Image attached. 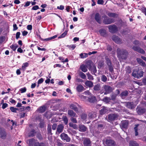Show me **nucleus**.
I'll use <instances>...</instances> for the list:
<instances>
[{
	"label": "nucleus",
	"mask_w": 146,
	"mask_h": 146,
	"mask_svg": "<svg viewBox=\"0 0 146 146\" xmlns=\"http://www.w3.org/2000/svg\"><path fill=\"white\" fill-rule=\"evenodd\" d=\"M117 57L119 59L126 60L127 57L129 53L125 49L118 48L116 50Z\"/></svg>",
	"instance_id": "nucleus-1"
},
{
	"label": "nucleus",
	"mask_w": 146,
	"mask_h": 146,
	"mask_svg": "<svg viewBox=\"0 0 146 146\" xmlns=\"http://www.w3.org/2000/svg\"><path fill=\"white\" fill-rule=\"evenodd\" d=\"M29 146H46L45 144L43 142H40L37 141V140L34 138L29 139L28 140Z\"/></svg>",
	"instance_id": "nucleus-2"
},
{
	"label": "nucleus",
	"mask_w": 146,
	"mask_h": 146,
	"mask_svg": "<svg viewBox=\"0 0 146 146\" xmlns=\"http://www.w3.org/2000/svg\"><path fill=\"white\" fill-rule=\"evenodd\" d=\"M102 17L104 18L103 22L106 25L110 24L115 22L114 19L112 18H109L106 15L103 16Z\"/></svg>",
	"instance_id": "nucleus-3"
},
{
	"label": "nucleus",
	"mask_w": 146,
	"mask_h": 146,
	"mask_svg": "<svg viewBox=\"0 0 146 146\" xmlns=\"http://www.w3.org/2000/svg\"><path fill=\"white\" fill-rule=\"evenodd\" d=\"M106 63L108 66L109 70L111 72H112L113 71V67L111 60L108 56L105 58Z\"/></svg>",
	"instance_id": "nucleus-4"
},
{
	"label": "nucleus",
	"mask_w": 146,
	"mask_h": 146,
	"mask_svg": "<svg viewBox=\"0 0 146 146\" xmlns=\"http://www.w3.org/2000/svg\"><path fill=\"white\" fill-rule=\"evenodd\" d=\"M107 27L109 32L112 33H116L118 31L117 27L114 24L108 25Z\"/></svg>",
	"instance_id": "nucleus-5"
},
{
	"label": "nucleus",
	"mask_w": 146,
	"mask_h": 146,
	"mask_svg": "<svg viewBox=\"0 0 146 146\" xmlns=\"http://www.w3.org/2000/svg\"><path fill=\"white\" fill-rule=\"evenodd\" d=\"M69 107L71 109L74 110L77 113L79 112L78 108H81L80 106L77 103L71 104L70 105Z\"/></svg>",
	"instance_id": "nucleus-6"
},
{
	"label": "nucleus",
	"mask_w": 146,
	"mask_h": 146,
	"mask_svg": "<svg viewBox=\"0 0 146 146\" xmlns=\"http://www.w3.org/2000/svg\"><path fill=\"white\" fill-rule=\"evenodd\" d=\"M7 133L5 129L3 127H0V137L2 139H6Z\"/></svg>",
	"instance_id": "nucleus-7"
},
{
	"label": "nucleus",
	"mask_w": 146,
	"mask_h": 146,
	"mask_svg": "<svg viewBox=\"0 0 146 146\" xmlns=\"http://www.w3.org/2000/svg\"><path fill=\"white\" fill-rule=\"evenodd\" d=\"M132 49H133L134 51H136L141 54H144L145 53V51L140 47L133 46L132 47Z\"/></svg>",
	"instance_id": "nucleus-8"
},
{
	"label": "nucleus",
	"mask_w": 146,
	"mask_h": 146,
	"mask_svg": "<svg viewBox=\"0 0 146 146\" xmlns=\"http://www.w3.org/2000/svg\"><path fill=\"white\" fill-rule=\"evenodd\" d=\"M60 137L64 141H66L68 142H69L70 141L71 139L70 137L67 134L64 133L61 134Z\"/></svg>",
	"instance_id": "nucleus-9"
},
{
	"label": "nucleus",
	"mask_w": 146,
	"mask_h": 146,
	"mask_svg": "<svg viewBox=\"0 0 146 146\" xmlns=\"http://www.w3.org/2000/svg\"><path fill=\"white\" fill-rule=\"evenodd\" d=\"M104 89V90L105 92L104 94L106 95L111 92L112 91V87L110 86L107 85H104L103 87Z\"/></svg>",
	"instance_id": "nucleus-10"
},
{
	"label": "nucleus",
	"mask_w": 146,
	"mask_h": 146,
	"mask_svg": "<svg viewBox=\"0 0 146 146\" xmlns=\"http://www.w3.org/2000/svg\"><path fill=\"white\" fill-rule=\"evenodd\" d=\"M143 72L141 71L140 73H139L138 71L136 70H134L132 73V76L135 77H141L143 76Z\"/></svg>",
	"instance_id": "nucleus-11"
},
{
	"label": "nucleus",
	"mask_w": 146,
	"mask_h": 146,
	"mask_svg": "<svg viewBox=\"0 0 146 146\" xmlns=\"http://www.w3.org/2000/svg\"><path fill=\"white\" fill-rule=\"evenodd\" d=\"M112 39L117 44H121L122 43L121 39L115 35H113L112 36Z\"/></svg>",
	"instance_id": "nucleus-12"
},
{
	"label": "nucleus",
	"mask_w": 146,
	"mask_h": 146,
	"mask_svg": "<svg viewBox=\"0 0 146 146\" xmlns=\"http://www.w3.org/2000/svg\"><path fill=\"white\" fill-rule=\"evenodd\" d=\"M105 143L108 146H113L115 144V142L113 140L108 139H106Z\"/></svg>",
	"instance_id": "nucleus-13"
},
{
	"label": "nucleus",
	"mask_w": 146,
	"mask_h": 146,
	"mask_svg": "<svg viewBox=\"0 0 146 146\" xmlns=\"http://www.w3.org/2000/svg\"><path fill=\"white\" fill-rule=\"evenodd\" d=\"M64 128V126L62 124H60L58 125L57 127L56 133H58L62 132Z\"/></svg>",
	"instance_id": "nucleus-14"
},
{
	"label": "nucleus",
	"mask_w": 146,
	"mask_h": 146,
	"mask_svg": "<svg viewBox=\"0 0 146 146\" xmlns=\"http://www.w3.org/2000/svg\"><path fill=\"white\" fill-rule=\"evenodd\" d=\"M94 19L98 23L101 24V17L99 13H96L94 16Z\"/></svg>",
	"instance_id": "nucleus-15"
},
{
	"label": "nucleus",
	"mask_w": 146,
	"mask_h": 146,
	"mask_svg": "<svg viewBox=\"0 0 146 146\" xmlns=\"http://www.w3.org/2000/svg\"><path fill=\"white\" fill-rule=\"evenodd\" d=\"M117 117V115L115 114H109L108 115V119L111 121L115 120Z\"/></svg>",
	"instance_id": "nucleus-16"
},
{
	"label": "nucleus",
	"mask_w": 146,
	"mask_h": 146,
	"mask_svg": "<svg viewBox=\"0 0 146 146\" xmlns=\"http://www.w3.org/2000/svg\"><path fill=\"white\" fill-rule=\"evenodd\" d=\"M137 111L139 115H141L144 113L146 111V110L145 108L140 107L137 108Z\"/></svg>",
	"instance_id": "nucleus-17"
},
{
	"label": "nucleus",
	"mask_w": 146,
	"mask_h": 146,
	"mask_svg": "<svg viewBox=\"0 0 146 146\" xmlns=\"http://www.w3.org/2000/svg\"><path fill=\"white\" fill-rule=\"evenodd\" d=\"M97 101L96 97L94 96H91L89 97L88 101L91 103H94L96 102Z\"/></svg>",
	"instance_id": "nucleus-18"
},
{
	"label": "nucleus",
	"mask_w": 146,
	"mask_h": 146,
	"mask_svg": "<svg viewBox=\"0 0 146 146\" xmlns=\"http://www.w3.org/2000/svg\"><path fill=\"white\" fill-rule=\"evenodd\" d=\"M93 65V62L90 60H88L86 62V66L89 70L91 69Z\"/></svg>",
	"instance_id": "nucleus-19"
},
{
	"label": "nucleus",
	"mask_w": 146,
	"mask_h": 146,
	"mask_svg": "<svg viewBox=\"0 0 146 146\" xmlns=\"http://www.w3.org/2000/svg\"><path fill=\"white\" fill-rule=\"evenodd\" d=\"M68 114L71 117H77V115L76 113L74 112L73 110H68Z\"/></svg>",
	"instance_id": "nucleus-20"
},
{
	"label": "nucleus",
	"mask_w": 146,
	"mask_h": 146,
	"mask_svg": "<svg viewBox=\"0 0 146 146\" xmlns=\"http://www.w3.org/2000/svg\"><path fill=\"white\" fill-rule=\"evenodd\" d=\"M85 90L86 89L81 84L78 85L76 87V90L78 92H81Z\"/></svg>",
	"instance_id": "nucleus-21"
},
{
	"label": "nucleus",
	"mask_w": 146,
	"mask_h": 146,
	"mask_svg": "<svg viewBox=\"0 0 146 146\" xmlns=\"http://www.w3.org/2000/svg\"><path fill=\"white\" fill-rule=\"evenodd\" d=\"M87 128L84 125H79V130L80 132H85L87 131Z\"/></svg>",
	"instance_id": "nucleus-22"
},
{
	"label": "nucleus",
	"mask_w": 146,
	"mask_h": 146,
	"mask_svg": "<svg viewBox=\"0 0 146 146\" xmlns=\"http://www.w3.org/2000/svg\"><path fill=\"white\" fill-rule=\"evenodd\" d=\"M101 108L100 111V113L101 115L104 114L108 111V110L107 109V108L105 106H102Z\"/></svg>",
	"instance_id": "nucleus-23"
},
{
	"label": "nucleus",
	"mask_w": 146,
	"mask_h": 146,
	"mask_svg": "<svg viewBox=\"0 0 146 146\" xmlns=\"http://www.w3.org/2000/svg\"><path fill=\"white\" fill-rule=\"evenodd\" d=\"M36 132L34 129H32L29 133L28 137H34L36 133Z\"/></svg>",
	"instance_id": "nucleus-24"
},
{
	"label": "nucleus",
	"mask_w": 146,
	"mask_h": 146,
	"mask_svg": "<svg viewBox=\"0 0 146 146\" xmlns=\"http://www.w3.org/2000/svg\"><path fill=\"white\" fill-rule=\"evenodd\" d=\"M83 144L84 146H89L91 145L90 140L89 139H86L83 141Z\"/></svg>",
	"instance_id": "nucleus-25"
},
{
	"label": "nucleus",
	"mask_w": 146,
	"mask_h": 146,
	"mask_svg": "<svg viewBox=\"0 0 146 146\" xmlns=\"http://www.w3.org/2000/svg\"><path fill=\"white\" fill-rule=\"evenodd\" d=\"M126 106L129 109H132L134 108L133 103V102H128L126 103Z\"/></svg>",
	"instance_id": "nucleus-26"
},
{
	"label": "nucleus",
	"mask_w": 146,
	"mask_h": 146,
	"mask_svg": "<svg viewBox=\"0 0 146 146\" xmlns=\"http://www.w3.org/2000/svg\"><path fill=\"white\" fill-rule=\"evenodd\" d=\"M110 17L117 18L119 15L114 13L109 12L107 14Z\"/></svg>",
	"instance_id": "nucleus-27"
},
{
	"label": "nucleus",
	"mask_w": 146,
	"mask_h": 146,
	"mask_svg": "<svg viewBox=\"0 0 146 146\" xmlns=\"http://www.w3.org/2000/svg\"><path fill=\"white\" fill-rule=\"evenodd\" d=\"M46 110V107L45 106L40 107L38 109L39 113H44Z\"/></svg>",
	"instance_id": "nucleus-28"
},
{
	"label": "nucleus",
	"mask_w": 146,
	"mask_h": 146,
	"mask_svg": "<svg viewBox=\"0 0 146 146\" xmlns=\"http://www.w3.org/2000/svg\"><path fill=\"white\" fill-rule=\"evenodd\" d=\"M85 85L89 88H92L93 86V84L92 82L90 81L87 80L85 83Z\"/></svg>",
	"instance_id": "nucleus-29"
},
{
	"label": "nucleus",
	"mask_w": 146,
	"mask_h": 146,
	"mask_svg": "<svg viewBox=\"0 0 146 146\" xmlns=\"http://www.w3.org/2000/svg\"><path fill=\"white\" fill-rule=\"evenodd\" d=\"M57 36L56 35H55L52 37H49L47 38L43 39L40 38L41 40L43 41H48L54 39L57 37Z\"/></svg>",
	"instance_id": "nucleus-30"
},
{
	"label": "nucleus",
	"mask_w": 146,
	"mask_h": 146,
	"mask_svg": "<svg viewBox=\"0 0 146 146\" xmlns=\"http://www.w3.org/2000/svg\"><path fill=\"white\" fill-rule=\"evenodd\" d=\"M99 32L101 36L106 37V31L104 29H101L99 31Z\"/></svg>",
	"instance_id": "nucleus-31"
},
{
	"label": "nucleus",
	"mask_w": 146,
	"mask_h": 146,
	"mask_svg": "<svg viewBox=\"0 0 146 146\" xmlns=\"http://www.w3.org/2000/svg\"><path fill=\"white\" fill-rule=\"evenodd\" d=\"M80 69L83 72H85L88 71L87 67L85 65L83 64L80 66Z\"/></svg>",
	"instance_id": "nucleus-32"
},
{
	"label": "nucleus",
	"mask_w": 146,
	"mask_h": 146,
	"mask_svg": "<svg viewBox=\"0 0 146 146\" xmlns=\"http://www.w3.org/2000/svg\"><path fill=\"white\" fill-rule=\"evenodd\" d=\"M129 146H139V144L135 141H130Z\"/></svg>",
	"instance_id": "nucleus-33"
},
{
	"label": "nucleus",
	"mask_w": 146,
	"mask_h": 146,
	"mask_svg": "<svg viewBox=\"0 0 146 146\" xmlns=\"http://www.w3.org/2000/svg\"><path fill=\"white\" fill-rule=\"evenodd\" d=\"M128 123L127 122L124 121L122 123L121 126L123 128L126 129L128 127Z\"/></svg>",
	"instance_id": "nucleus-34"
},
{
	"label": "nucleus",
	"mask_w": 146,
	"mask_h": 146,
	"mask_svg": "<svg viewBox=\"0 0 146 146\" xmlns=\"http://www.w3.org/2000/svg\"><path fill=\"white\" fill-rule=\"evenodd\" d=\"M129 93L127 90H125L122 92L120 94L121 96V97H125L128 96Z\"/></svg>",
	"instance_id": "nucleus-35"
},
{
	"label": "nucleus",
	"mask_w": 146,
	"mask_h": 146,
	"mask_svg": "<svg viewBox=\"0 0 146 146\" xmlns=\"http://www.w3.org/2000/svg\"><path fill=\"white\" fill-rule=\"evenodd\" d=\"M80 117L82 119L86 121L87 117V114L86 113H83L81 115Z\"/></svg>",
	"instance_id": "nucleus-36"
},
{
	"label": "nucleus",
	"mask_w": 146,
	"mask_h": 146,
	"mask_svg": "<svg viewBox=\"0 0 146 146\" xmlns=\"http://www.w3.org/2000/svg\"><path fill=\"white\" fill-rule=\"evenodd\" d=\"M36 137L39 140H42L43 139L42 137L40 132H36Z\"/></svg>",
	"instance_id": "nucleus-37"
},
{
	"label": "nucleus",
	"mask_w": 146,
	"mask_h": 146,
	"mask_svg": "<svg viewBox=\"0 0 146 146\" xmlns=\"http://www.w3.org/2000/svg\"><path fill=\"white\" fill-rule=\"evenodd\" d=\"M111 99L110 98L106 97H104L102 99V101L105 102L107 104L110 101Z\"/></svg>",
	"instance_id": "nucleus-38"
},
{
	"label": "nucleus",
	"mask_w": 146,
	"mask_h": 146,
	"mask_svg": "<svg viewBox=\"0 0 146 146\" xmlns=\"http://www.w3.org/2000/svg\"><path fill=\"white\" fill-rule=\"evenodd\" d=\"M88 116L90 119L94 118L96 116V113L95 112L91 113L89 114Z\"/></svg>",
	"instance_id": "nucleus-39"
},
{
	"label": "nucleus",
	"mask_w": 146,
	"mask_h": 146,
	"mask_svg": "<svg viewBox=\"0 0 146 146\" xmlns=\"http://www.w3.org/2000/svg\"><path fill=\"white\" fill-rule=\"evenodd\" d=\"M18 45L17 44H12L10 46V48H11L13 51H15L17 48L18 47Z\"/></svg>",
	"instance_id": "nucleus-40"
},
{
	"label": "nucleus",
	"mask_w": 146,
	"mask_h": 146,
	"mask_svg": "<svg viewBox=\"0 0 146 146\" xmlns=\"http://www.w3.org/2000/svg\"><path fill=\"white\" fill-rule=\"evenodd\" d=\"M139 125L138 124H135V127L134 128V129L135 131V136H137L138 135V127Z\"/></svg>",
	"instance_id": "nucleus-41"
},
{
	"label": "nucleus",
	"mask_w": 146,
	"mask_h": 146,
	"mask_svg": "<svg viewBox=\"0 0 146 146\" xmlns=\"http://www.w3.org/2000/svg\"><path fill=\"white\" fill-rule=\"evenodd\" d=\"M89 70L91 71V72H93V73L94 74L97 72V70L96 66L94 65L93 66L91 69Z\"/></svg>",
	"instance_id": "nucleus-42"
},
{
	"label": "nucleus",
	"mask_w": 146,
	"mask_h": 146,
	"mask_svg": "<svg viewBox=\"0 0 146 146\" xmlns=\"http://www.w3.org/2000/svg\"><path fill=\"white\" fill-rule=\"evenodd\" d=\"M100 85L99 84H97L94 86L93 89L94 91H98L100 90Z\"/></svg>",
	"instance_id": "nucleus-43"
},
{
	"label": "nucleus",
	"mask_w": 146,
	"mask_h": 146,
	"mask_svg": "<svg viewBox=\"0 0 146 146\" xmlns=\"http://www.w3.org/2000/svg\"><path fill=\"white\" fill-rule=\"evenodd\" d=\"M107 78L104 75H103L101 76V80L102 82H105L107 81Z\"/></svg>",
	"instance_id": "nucleus-44"
},
{
	"label": "nucleus",
	"mask_w": 146,
	"mask_h": 146,
	"mask_svg": "<svg viewBox=\"0 0 146 146\" xmlns=\"http://www.w3.org/2000/svg\"><path fill=\"white\" fill-rule=\"evenodd\" d=\"M68 31L66 30L62 34L58 37V38H63L65 37L67 35Z\"/></svg>",
	"instance_id": "nucleus-45"
},
{
	"label": "nucleus",
	"mask_w": 146,
	"mask_h": 146,
	"mask_svg": "<svg viewBox=\"0 0 146 146\" xmlns=\"http://www.w3.org/2000/svg\"><path fill=\"white\" fill-rule=\"evenodd\" d=\"M69 126L72 127L74 129H76L77 128V125L76 124H74L72 122H70L69 123Z\"/></svg>",
	"instance_id": "nucleus-46"
},
{
	"label": "nucleus",
	"mask_w": 146,
	"mask_h": 146,
	"mask_svg": "<svg viewBox=\"0 0 146 146\" xmlns=\"http://www.w3.org/2000/svg\"><path fill=\"white\" fill-rule=\"evenodd\" d=\"M79 75L80 77L83 79H85L86 76L85 74L82 72H80L79 73Z\"/></svg>",
	"instance_id": "nucleus-47"
},
{
	"label": "nucleus",
	"mask_w": 146,
	"mask_h": 146,
	"mask_svg": "<svg viewBox=\"0 0 146 146\" xmlns=\"http://www.w3.org/2000/svg\"><path fill=\"white\" fill-rule=\"evenodd\" d=\"M10 110L12 112L16 113L17 112L16 111L18 110L19 109L17 108H14L13 107H11L10 108Z\"/></svg>",
	"instance_id": "nucleus-48"
},
{
	"label": "nucleus",
	"mask_w": 146,
	"mask_h": 146,
	"mask_svg": "<svg viewBox=\"0 0 146 146\" xmlns=\"http://www.w3.org/2000/svg\"><path fill=\"white\" fill-rule=\"evenodd\" d=\"M80 56L81 58H84L87 57L88 56V54L85 53H84V54L82 53H81L80 54Z\"/></svg>",
	"instance_id": "nucleus-49"
},
{
	"label": "nucleus",
	"mask_w": 146,
	"mask_h": 146,
	"mask_svg": "<svg viewBox=\"0 0 146 146\" xmlns=\"http://www.w3.org/2000/svg\"><path fill=\"white\" fill-rule=\"evenodd\" d=\"M88 77V78L89 80H93L94 79L93 77L89 72L86 74Z\"/></svg>",
	"instance_id": "nucleus-50"
},
{
	"label": "nucleus",
	"mask_w": 146,
	"mask_h": 146,
	"mask_svg": "<svg viewBox=\"0 0 146 146\" xmlns=\"http://www.w3.org/2000/svg\"><path fill=\"white\" fill-rule=\"evenodd\" d=\"M98 127L100 130L101 129H102L104 128V124L103 123L99 124L98 125Z\"/></svg>",
	"instance_id": "nucleus-51"
},
{
	"label": "nucleus",
	"mask_w": 146,
	"mask_h": 146,
	"mask_svg": "<svg viewBox=\"0 0 146 146\" xmlns=\"http://www.w3.org/2000/svg\"><path fill=\"white\" fill-rule=\"evenodd\" d=\"M126 72L128 74H130L131 73V68L130 66H128L127 68Z\"/></svg>",
	"instance_id": "nucleus-52"
},
{
	"label": "nucleus",
	"mask_w": 146,
	"mask_h": 146,
	"mask_svg": "<svg viewBox=\"0 0 146 146\" xmlns=\"http://www.w3.org/2000/svg\"><path fill=\"white\" fill-rule=\"evenodd\" d=\"M29 63L27 62H25L23 64L22 68H25L26 67H28L29 66Z\"/></svg>",
	"instance_id": "nucleus-53"
},
{
	"label": "nucleus",
	"mask_w": 146,
	"mask_h": 146,
	"mask_svg": "<svg viewBox=\"0 0 146 146\" xmlns=\"http://www.w3.org/2000/svg\"><path fill=\"white\" fill-rule=\"evenodd\" d=\"M70 119L71 121L74 123H77V120L76 118H74V117H71Z\"/></svg>",
	"instance_id": "nucleus-54"
},
{
	"label": "nucleus",
	"mask_w": 146,
	"mask_h": 146,
	"mask_svg": "<svg viewBox=\"0 0 146 146\" xmlns=\"http://www.w3.org/2000/svg\"><path fill=\"white\" fill-rule=\"evenodd\" d=\"M116 96L117 95H116V94H113L111 95V100H112L113 101L115 100Z\"/></svg>",
	"instance_id": "nucleus-55"
},
{
	"label": "nucleus",
	"mask_w": 146,
	"mask_h": 146,
	"mask_svg": "<svg viewBox=\"0 0 146 146\" xmlns=\"http://www.w3.org/2000/svg\"><path fill=\"white\" fill-rule=\"evenodd\" d=\"M67 47L70 48H71L72 50H73L76 47V46L75 44H72V45H68Z\"/></svg>",
	"instance_id": "nucleus-56"
},
{
	"label": "nucleus",
	"mask_w": 146,
	"mask_h": 146,
	"mask_svg": "<svg viewBox=\"0 0 146 146\" xmlns=\"http://www.w3.org/2000/svg\"><path fill=\"white\" fill-rule=\"evenodd\" d=\"M63 121L64 122V123L65 125H67L68 123V118L65 117L63 119Z\"/></svg>",
	"instance_id": "nucleus-57"
},
{
	"label": "nucleus",
	"mask_w": 146,
	"mask_h": 146,
	"mask_svg": "<svg viewBox=\"0 0 146 146\" xmlns=\"http://www.w3.org/2000/svg\"><path fill=\"white\" fill-rule=\"evenodd\" d=\"M141 11L142 12L145 14L146 16V8L145 7H143L141 9Z\"/></svg>",
	"instance_id": "nucleus-58"
},
{
	"label": "nucleus",
	"mask_w": 146,
	"mask_h": 146,
	"mask_svg": "<svg viewBox=\"0 0 146 146\" xmlns=\"http://www.w3.org/2000/svg\"><path fill=\"white\" fill-rule=\"evenodd\" d=\"M20 90L21 92V93H23L26 92L27 89L26 87H25L23 88H21L20 89Z\"/></svg>",
	"instance_id": "nucleus-59"
},
{
	"label": "nucleus",
	"mask_w": 146,
	"mask_h": 146,
	"mask_svg": "<svg viewBox=\"0 0 146 146\" xmlns=\"http://www.w3.org/2000/svg\"><path fill=\"white\" fill-rule=\"evenodd\" d=\"M39 9V8L38 6V5H36L33 6V7L31 9L32 10H36Z\"/></svg>",
	"instance_id": "nucleus-60"
},
{
	"label": "nucleus",
	"mask_w": 146,
	"mask_h": 146,
	"mask_svg": "<svg viewBox=\"0 0 146 146\" xmlns=\"http://www.w3.org/2000/svg\"><path fill=\"white\" fill-rule=\"evenodd\" d=\"M5 37L4 36H1L0 37V44L2 43L5 40Z\"/></svg>",
	"instance_id": "nucleus-61"
},
{
	"label": "nucleus",
	"mask_w": 146,
	"mask_h": 146,
	"mask_svg": "<svg viewBox=\"0 0 146 146\" xmlns=\"http://www.w3.org/2000/svg\"><path fill=\"white\" fill-rule=\"evenodd\" d=\"M13 31H15L17 30L18 29V27L17 26V25L16 24H14L13 25Z\"/></svg>",
	"instance_id": "nucleus-62"
},
{
	"label": "nucleus",
	"mask_w": 146,
	"mask_h": 146,
	"mask_svg": "<svg viewBox=\"0 0 146 146\" xmlns=\"http://www.w3.org/2000/svg\"><path fill=\"white\" fill-rule=\"evenodd\" d=\"M20 34V33L19 32H18L16 33V38L17 39H18L19 38Z\"/></svg>",
	"instance_id": "nucleus-63"
},
{
	"label": "nucleus",
	"mask_w": 146,
	"mask_h": 146,
	"mask_svg": "<svg viewBox=\"0 0 146 146\" xmlns=\"http://www.w3.org/2000/svg\"><path fill=\"white\" fill-rule=\"evenodd\" d=\"M133 44L135 45H138L140 44L139 41L138 40H135L133 42Z\"/></svg>",
	"instance_id": "nucleus-64"
}]
</instances>
